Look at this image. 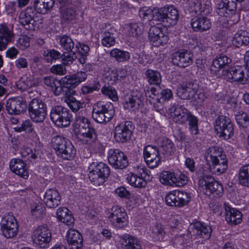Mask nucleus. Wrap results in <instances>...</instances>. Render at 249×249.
Wrapping results in <instances>:
<instances>
[{
  "mask_svg": "<svg viewBox=\"0 0 249 249\" xmlns=\"http://www.w3.org/2000/svg\"><path fill=\"white\" fill-rule=\"evenodd\" d=\"M62 101L66 103L70 108L74 112H76L82 107L83 103L70 95H67L62 98Z\"/></svg>",
  "mask_w": 249,
  "mask_h": 249,
  "instance_id": "nucleus-46",
  "label": "nucleus"
},
{
  "mask_svg": "<svg viewBox=\"0 0 249 249\" xmlns=\"http://www.w3.org/2000/svg\"><path fill=\"white\" fill-rule=\"evenodd\" d=\"M11 170L16 174L26 178L28 177V171L25 163L21 160L14 159L10 162Z\"/></svg>",
  "mask_w": 249,
  "mask_h": 249,
  "instance_id": "nucleus-28",
  "label": "nucleus"
},
{
  "mask_svg": "<svg viewBox=\"0 0 249 249\" xmlns=\"http://www.w3.org/2000/svg\"><path fill=\"white\" fill-rule=\"evenodd\" d=\"M109 54L111 57L114 58L119 62L127 61L130 57V55L128 52L122 50L118 48L112 49L110 52Z\"/></svg>",
  "mask_w": 249,
  "mask_h": 249,
  "instance_id": "nucleus-41",
  "label": "nucleus"
},
{
  "mask_svg": "<svg viewBox=\"0 0 249 249\" xmlns=\"http://www.w3.org/2000/svg\"><path fill=\"white\" fill-rule=\"evenodd\" d=\"M89 178L90 181L95 185H100L102 183L104 180L100 177L98 173L93 171V168L90 166L89 168Z\"/></svg>",
  "mask_w": 249,
  "mask_h": 249,
  "instance_id": "nucleus-54",
  "label": "nucleus"
},
{
  "mask_svg": "<svg viewBox=\"0 0 249 249\" xmlns=\"http://www.w3.org/2000/svg\"><path fill=\"white\" fill-rule=\"evenodd\" d=\"M71 117L70 111L60 106L53 107L51 111V120L59 127L68 126L71 121Z\"/></svg>",
  "mask_w": 249,
  "mask_h": 249,
  "instance_id": "nucleus-4",
  "label": "nucleus"
},
{
  "mask_svg": "<svg viewBox=\"0 0 249 249\" xmlns=\"http://www.w3.org/2000/svg\"><path fill=\"white\" fill-rule=\"evenodd\" d=\"M32 238L40 248H45L51 240L52 232L47 227L39 226L34 230Z\"/></svg>",
  "mask_w": 249,
  "mask_h": 249,
  "instance_id": "nucleus-12",
  "label": "nucleus"
},
{
  "mask_svg": "<svg viewBox=\"0 0 249 249\" xmlns=\"http://www.w3.org/2000/svg\"><path fill=\"white\" fill-rule=\"evenodd\" d=\"M0 228L4 236L7 238H11L16 236L18 234V225L13 214L6 213L1 220Z\"/></svg>",
  "mask_w": 249,
  "mask_h": 249,
  "instance_id": "nucleus-8",
  "label": "nucleus"
},
{
  "mask_svg": "<svg viewBox=\"0 0 249 249\" xmlns=\"http://www.w3.org/2000/svg\"><path fill=\"white\" fill-rule=\"evenodd\" d=\"M33 82L30 78L23 77L18 82L17 87L21 91H24L31 88Z\"/></svg>",
  "mask_w": 249,
  "mask_h": 249,
  "instance_id": "nucleus-57",
  "label": "nucleus"
},
{
  "mask_svg": "<svg viewBox=\"0 0 249 249\" xmlns=\"http://www.w3.org/2000/svg\"><path fill=\"white\" fill-rule=\"evenodd\" d=\"M201 15L207 16L213 9L210 0H201Z\"/></svg>",
  "mask_w": 249,
  "mask_h": 249,
  "instance_id": "nucleus-59",
  "label": "nucleus"
},
{
  "mask_svg": "<svg viewBox=\"0 0 249 249\" xmlns=\"http://www.w3.org/2000/svg\"><path fill=\"white\" fill-rule=\"evenodd\" d=\"M54 4V0H35L34 7L37 13L45 14L53 8Z\"/></svg>",
  "mask_w": 249,
  "mask_h": 249,
  "instance_id": "nucleus-33",
  "label": "nucleus"
},
{
  "mask_svg": "<svg viewBox=\"0 0 249 249\" xmlns=\"http://www.w3.org/2000/svg\"><path fill=\"white\" fill-rule=\"evenodd\" d=\"M90 167L93 168V171L100 176L104 179L107 178L110 174V170L108 167L103 162L92 163L90 165Z\"/></svg>",
  "mask_w": 249,
  "mask_h": 249,
  "instance_id": "nucleus-42",
  "label": "nucleus"
},
{
  "mask_svg": "<svg viewBox=\"0 0 249 249\" xmlns=\"http://www.w3.org/2000/svg\"><path fill=\"white\" fill-rule=\"evenodd\" d=\"M114 115L113 107L111 103L98 102L93 106V119L99 123L109 122Z\"/></svg>",
  "mask_w": 249,
  "mask_h": 249,
  "instance_id": "nucleus-2",
  "label": "nucleus"
},
{
  "mask_svg": "<svg viewBox=\"0 0 249 249\" xmlns=\"http://www.w3.org/2000/svg\"><path fill=\"white\" fill-rule=\"evenodd\" d=\"M236 4L230 0H222L218 4L216 10L217 13L221 17H230L234 12Z\"/></svg>",
  "mask_w": 249,
  "mask_h": 249,
  "instance_id": "nucleus-21",
  "label": "nucleus"
},
{
  "mask_svg": "<svg viewBox=\"0 0 249 249\" xmlns=\"http://www.w3.org/2000/svg\"><path fill=\"white\" fill-rule=\"evenodd\" d=\"M153 18L166 24V6L158 10H155L153 13Z\"/></svg>",
  "mask_w": 249,
  "mask_h": 249,
  "instance_id": "nucleus-60",
  "label": "nucleus"
},
{
  "mask_svg": "<svg viewBox=\"0 0 249 249\" xmlns=\"http://www.w3.org/2000/svg\"><path fill=\"white\" fill-rule=\"evenodd\" d=\"M70 211L67 208H59L57 211V217L61 222L69 227H72L74 224V219Z\"/></svg>",
  "mask_w": 249,
  "mask_h": 249,
  "instance_id": "nucleus-31",
  "label": "nucleus"
},
{
  "mask_svg": "<svg viewBox=\"0 0 249 249\" xmlns=\"http://www.w3.org/2000/svg\"><path fill=\"white\" fill-rule=\"evenodd\" d=\"M30 38L26 36H21L17 40V46L20 49L24 50L30 46Z\"/></svg>",
  "mask_w": 249,
  "mask_h": 249,
  "instance_id": "nucleus-61",
  "label": "nucleus"
},
{
  "mask_svg": "<svg viewBox=\"0 0 249 249\" xmlns=\"http://www.w3.org/2000/svg\"><path fill=\"white\" fill-rule=\"evenodd\" d=\"M190 200V196L185 192L174 190L166 194L165 201L167 205L170 206L181 207Z\"/></svg>",
  "mask_w": 249,
  "mask_h": 249,
  "instance_id": "nucleus-9",
  "label": "nucleus"
},
{
  "mask_svg": "<svg viewBox=\"0 0 249 249\" xmlns=\"http://www.w3.org/2000/svg\"><path fill=\"white\" fill-rule=\"evenodd\" d=\"M178 11L173 6H166V24L165 26L175 25L178 19Z\"/></svg>",
  "mask_w": 249,
  "mask_h": 249,
  "instance_id": "nucleus-36",
  "label": "nucleus"
},
{
  "mask_svg": "<svg viewBox=\"0 0 249 249\" xmlns=\"http://www.w3.org/2000/svg\"><path fill=\"white\" fill-rule=\"evenodd\" d=\"M71 117L70 111L60 106L53 107L51 111V120L59 127L68 126L71 121Z\"/></svg>",
  "mask_w": 249,
  "mask_h": 249,
  "instance_id": "nucleus-5",
  "label": "nucleus"
},
{
  "mask_svg": "<svg viewBox=\"0 0 249 249\" xmlns=\"http://www.w3.org/2000/svg\"><path fill=\"white\" fill-rule=\"evenodd\" d=\"M109 163L115 169H123L128 164L127 156L119 149H110L107 153Z\"/></svg>",
  "mask_w": 249,
  "mask_h": 249,
  "instance_id": "nucleus-11",
  "label": "nucleus"
},
{
  "mask_svg": "<svg viewBox=\"0 0 249 249\" xmlns=\"http://www.w3.org/2000/svg\"><path fill=\"white\" fill-rule=\"evenodd\" d=\"M28 110L31 119L36 123H41L47 115V107L42 100L33 99L29 104Z\"/></svg>",
  "mask_w": 249,
  "mask_h": 249,
  "instance_id": "nucleus-6",
  "label": "nucleus"
},
{
  "mask_svg": "<svg viewBox=\"0 0 249 249\" xmlns=\"http://www.w3.org/2000/svg\"><path fill=\"white\" fill-rule=\"evenodd\" d=\"M60 83L63 88H66L68 89V90L63 89L65 93H68V92L71 93V89L74 88L78 84L74 76L70 77L66 76L62 78L60 80Z\"/></svg>",
  "mask_w": 249,
  "mask_h": 249,
  "instance_id": "nucleus-45",
  "label": "nucleus"
},
{
  "mask_svg": "<svg viewBox=\"0 0 249 249\" xmlns=\"http://www.w3.org/2000/svg\"><path fill=\"white\" fill-rule=\"evenodd\" d=\"M239 181L241 184L249 187V164L243 166L240 168Z\"/></svg>",
  "mask_w": 249,
  "mask_h": 249,
  "instance_id": "nucleus-48",
  "label": "nucleus"
},
{
  "mask_svg": "<svg viewBox=\"0 0 249 249\" xmlns=\"http://www.w3.org/2000/svg\"><path fill=\"white\" fill-rule=\"evenodd\" d=\"M89 121L84 117L77 115L73 124L74 129L76 134L90 126Z\"/></svg>",
  "mask_w": 249,
  "mask_h": 249,
  "instance_id": "nucleus-43",
  "label": "nucleus"
},
{
  "mask_svg": "<svg viewBox=\"0 0 249 249\" xmlns=\"http://www.w3.org/2000/svg\"><path fill=\"white\" fill-rule=\"evenodd\" d=\"M143 157L148 166L153 169L161 162L159 150L151 145L146 146L143 150Z\"/></svg>",
  "mask_w": 249,
  "mask_h": 249,
  "instance_id": "nucleus-15",
  "label": "nucleus"
},
{
  "mask_svg": "<svg viewBox=\"0 0 249 249\" xmlns=\"http://www.w3.org/2000/svg\"><path fill=\"white\" fill-rule=\"evenodd\" d=\"M187 121H189V126L192 133L195 135L197 134L198 133V121L197 118L190 112Z\"/></svg>",
  "mask_w": 249,
  "mask_h": 249,
  "instance_id": "nucleus-63",
  "label": "nucleus"
},
{
  "mask_svg": "<svg viewBox=\"0 0 249 249\" xmlns=\"http://www.w3.org/2000/svg\"><path fill=\"white\" fill-rule=\"evenodd\" d=\"M245 32L237 33L234 35L232 39V44L236 47H240L243 44L248 45L249 43V38L245 36Z\"/></svg>",
  "mask_w": 249,
  "mask_h": 249,
  "instance_id": "nucleus-49",
  "label": "nucleus"
},
{
  "mask_svg": "<svg viewBox=\"0 0 249 249\" xmlns=\"http://www.w3.org/2000/svg\"><path fill=\"white\" fill-rule=\"evenodd\" d=\"M119 239V242L124 249H142L141 242L129 234L120 235Z\"/></svg>",
  "mask_w": 249,
  "mask_h": 249,
  "instance_id": "nucleus-25",
  "label": "nucleus"
},
{
  "mask_svg": "<svg viewBox=\"0 0 249 249\" xmlns=\"http://www.w3.org/2000/svg\"><path fill=\"white\" fill-rule=\"evenodd\" d=\"M124 107L131 108L134 107L138 101L136 94H125L124 96Z\"/></svg>",
  "mask_w": 249,
  "mask_h": 249,
  "instance_id": "nucleus-56",
  "label": "nucleus"
},
{
  "mask_svg": "<svg viewBox=\"0 0 249 249\" xmlns=\"http://www.w3.org/2000/svg\"><path fill=\"white\" fill-rule=\"evenodd\" d=\"M237 123L243 127H247L249 124V117L246 113L244 112H239L235 116Z\"/></svg>",
  "mask_w": 249,
  "mask_h": 249,
  "instance_id": "nucleus-58",
  "label": "nucleus"
},
{
  "mask_svg": "<svg viewBox=\"0 0 249 249\" xmlns=\"http://www.w3.org/2000/svg\"><path fill=\"white\" fill-rule=\"evenodd\" d=\"M26 107L25 102L15 98L8 100L6 103V108L10 114H19L23 112Z\"/></svg>",
  "mask_w": 249,
  "mask_h": 249,
  "instance_id": "nucleus-24",
  "label": "nucleus"
},
{
  "mask_svg": "<svg viewBox=\"0 0 249 249\" xmlns=\"http://www.w3.org/2000/svg\"><path fill=\"white\" fill-rule=\"evenodd\" d=\"M52 145L58 156L64 160L73 159L76 150L70 141L62 136H55L52 139Z\"/></svg>",
  "mask_w": 249,
  "mask_h": 249,
  "instance_id": "nucleus-1",
  "label": "nucleus"
},
{
  "mask_svg": "<svg viewBox=\"0 0 249 249\" xmlns=\"http://www.w3.org/2000/svg\"><path fill=\"white\" fill-rule=\"evenodd\" d=\"M44 56L48 62H51L53 60H55L62 57V55L58 51L54 49L45 52Z\"/></svg>",
  "mask_w": 249,
  "mask_h": 249,
  "instance_id": "nucleus-55",
  "label": "nucleus"
},
{
  "mask_svg": "<svg viewBox=\"0 0 249 249\" xmlns=\"http://www.w3.org/2000/svg\"><path fill=\"white\" fill-rule=\"evenodd\" d=\"M152 233L153 238L157 239H162L165 235L163 226L161 224H156L152 228Z\"/></svg>",
  "mask_w": 249,
  "mask_h": 249,
  "instance_id": "nucleus-53",
  "label": "nucleus"
},
{
  "mask_svg": "<svg viewBox=\"0 0 249 249\" xmlns=\"http://www.w3.org/2000/svg\"><path fill=\"white\" fill-rule=\"evenodd\" d=\"M13 37V33L5 25H1L0 26V51L5 50L11 41Z\"/></svg>",
  "mask_w": 249,
  "mask_h": 249,
  "instance_id": "nucleus-30",
  "label": "nucleus"
},
{
  "mask_svg": "<svg viewBox=\"0 0 249 249\" xmlns=\"http://www.w3.org/2000/svg\"><path fill=\"white\" fill-rule=\"evenodd\" d=\"M226 76L232 81L245 84L249 80V71L243 67L236 66L227 71Z\"/></svg>",
  "mask_w": 249,
  "mask_h": 249,
  "instance_id": "nucleus-14",
  "label": "nucleus"
},
{
  "mask_svg": "<svg viewBox=\"0 0 249 249\" xmlns=\"http://www.w3.org/2000/svg\"><path fill=\"white\" fill-rule=\"evenodd\" d=\"M160 180L163 185L174 187L175 174L170 171H163L160 174Z\"/></svg>",
  "mask_w": 249,
  "mask_h": 249,
  "instance_id": "nucleus-44",
  "label": "nucleus"
},
{
  "mask_svg": "<svg viewBox=\"0 0 249 249\" xmlns=\"http://www.w3.org/2000/svg\"><path fill=\"white\" fill-rule=\"evenodd\" d=\"M126 180L131 185L136 188H142L146 184V182L142 178L133 173L128 175Z\"/></svg>",
  "mask_w": 249,
  "mask_h": 249,
  "instance_id": "nucleus-47",
  "label": "nucleus"
},
{
  "mask_svg": "<svg viewBox=\"0 0 249 249\" xmlns=\"http://www.w3.org/2000/svg\"><path fill=\"white\" fill-rule=\"evenodd\" d=\"M198 86L197 84L192 82H189L185 85L181 86L178 88V92L181 93H196L197 92Z\"/></svg>",
  "mask_w": 249,
  "mask_h": 249,
  "instance_id": "nucleus-50",
  "label": "nucleus"
},
{
  "mask_svg": "<svg viewBox=\"0 0 249 249\" xmlns=\"http://www.w3.org/2000/svg\"><path fill=\"white\" fill-rule=\"evenodd\" d=\"M43 201L48 207L54 208L60 204L61 196L57 191L50 189L46 192Z\"/></svg>",
  "mask_w": 249,
  "mask_h": 249,
  "instance_id": "nucleus-23",
  "label": "nucleus"
},
{
  "mask_svg": "<svg viewBox=\"0 0 249 249\" xmlns=\"http://www.w3.org/2000/svg\"><path fill=\"white\" fill-rule=\"evenodd\" d=\"M124 70H121L119 71L116 69H111L108 67L104 68L103 73V79L105 83L108 85L104 86L101 89L102 93H117L115 88L110 85H114L119 80V77H123L119 73H124Z\"/></svg>",
  "mask_w": 249,
  "mask_h": 249,
  "instance_id": "nucleus-3",
  "label": "nucleus"
},
{
  "mask_svg": "<svg viewBox=\"0 0 249 249\" xmlns=\"http://www.w3.org/2000/svg\"><path fill=\"white\" fill-rule=\"evenodd\" d=\"M66 238L71 249H82L83 246V236L78 231L70 229L67 233Z\"/></svg>",
  "mask_w": 249,
  "mask_h": 249,
  "instance_id": "nucleus-19",
  "label": "nucleus"
},
{
  "mask_svg": "<svg viewBox=\"0 0 249 249\" xmlns=\"http://www.w3.org/2000/svg\"><path fill=\"white\" fill-rule=\"evenodd\" d=\"M211 172L214 174L220 175L224 173L228 168V160L226 156L208 162Z\"/></svg>",
  "mask_w": 249,
  "mask_h": 249,
  "instance_id": "nucleus-22",
  "label": "nucleus"
},
{
  "mask_svg": "<svg viewBox=\"0 0 249 249\" xmlns=\"http://www.w3.org/2000/svg\"><path fill=\"white\" fill-rule=\"evenodd\" d=\"M35 16L34 10L32 8H27L25 10L20 12L19 15V22L26 28V26L31 23L33 21V18Z\"/></svg>",
  "mask_w": 249,
  "mask_h": 249,
  "instance_id": "nucleus-38",
  "label": "nucleus"
},
{
  "mask_svg": "<svg viewBox=\"0 0 249 249\" xmlns=\"http://www.w3.org/2000/svg\"><path fill=\"white\" fill-rule=\"evenodd\" d=\"M59 42L61 47L67 52H71L74 48V43L68 36H63L60 37Z\"/></svg>",
  "mask_w": 249,
  "mask_h": 249,
  "instance_id": "nucleus-52",
  "label": "nucleus"
},
{
  "mask_svg": "<svg viewBox=\"0 0 249 249\" xmlns=\"http://www.w3.org/2000/svg\"><path fill=\"white\" fill-rule=\"evenodd\" d=\"M214 130L219 134V137H223L227 139L233 135L234 131L230 119L222 115L219 116L215 120Z\"/></svg>",
  "mask_w": 249,
  "mask_h": 249,
  "instance_id": "nucleus-10",
  "label": "nucleus"
},
{
  "mask_svg": "<svg viewBox=\"0 0 249 249\" xmlns=\"http://www.w3.org/2000/svg\"><path fill=\"white\" fill-rule=\"evenodd\" d=\"M145 75L150 85H159L161 82V74L158 71L148 69L145 71Z\"/></svg>",
  "mask_w": 249,
  "mask_h": 249,
  "instance_id": "nucleus-39",
  "label": "nucleus"
},
{
  "mask_svg": "<svg viewBox=\"0 0 249 249\" xmlns=\"http://www.w3.org/2000/svg\"><path fill=\"white\" fill-rule=\"evenodd\" d=\"M231 61V59L226 55L221 54L213 60L211 70L215 72L219 71L220 70L230 64Z\"/></svg>",
  "mask_w": 249,
  "mask_h": 249,
  "instance_id": "nucleus-37",
  "label": "nucleus"
},
{
  "mask_svg": "<svg viewBox=\"0 0 249 249\" xmlns=\"http://www.w3.org/2000/svg\"><path fill=\"white\" fill-rule=\"evenodd\" d=\"M76 47L78 49L80 55L78 58L79 61L81 64H84L86 62L87 57L89 51V47L87 45L80 43L78 45H76Z\"/></svg>",
  "mask_w": 249,
  "mask_h": 249,
  "instance_id": "nucleus-51",
  "label": "nucleus"
},
{
  "mask_svg": "<svg viewBox=\"0 0 249 249\" xmlns=\"http://www.w3.org/2000/svg\"><path fill=\"white\" fill-rule=\"evenodd\" d=\"M114 28L110 24L106 23L103 27V36L102 44L104 46L110 47L113 46L115 43L113 36Z\"/></svg>",
  "mask_w": 249,
  "mask_h": 249,
  "instance_id": "nucleus-29",
  "label": "nucleus"
},
{
  "mask_svg": "<svg viewBox=\"0 0 249 249\" xmlns=\"http://www.w3.org/2000/svg\"><path fill=\"white\" fill-rule=\"evenodd\" d=\"M158 145L159 151L163 155H171L175 150L174 143L166 137L160 140Z\"/></svg>",
  "mask_w": 249,
  "mask_h": 249,
  "instance_id": "nucleus-34",
  "label": "nucleus"
},
{
  "mask_svg": "<svg viewBox=\"0 0 249 249\" xmlns=\"http://www.w3.org/2000/svg\"><path fill=\"white\" fill-rule=\"evenodd\" d=\"M198 185L207 195L214 194L217 196L223 193L222 185L210 175H204L198 180Z\"/></svg>",
  "mask_w": 249,
  "mask_h": 249,
  "instance_id": "nucleus-7",
  "label": "nucleus"
},
{
  "mask_svg": "<svg viewBox=\"0 0 249 249\" xmlns=\"http://www.w3.org/2000/svg\"><path fill=\"white\" fill-rule=\"evenodd\" d=\"M191 228L193 230L194 234L197 239L205 240L209 239L211 237L212 231L211 227L203 225L199 221L191 224Z\"/></svg>",
  "mask_w": 249,
  "mask_h": 249,
  "instance_id": "nucleus-20",
  "label": "nucleus"
},
{
  "mask_svg": "<svg viewBox=\"0 0 249 249\" xmlns=\"http://www.w3.org/2000/svg\"><path fill=\"white\" fill-rule=\"evenodd\" d=\"M132 123L126 121L118 124L115 128L114 135L115 140L119 142H125L130 139L132 133Z\"/></svg>",
  "mask_w": 249,
  "mask_h": 249,
  "instance_id": "nucleus-13",
  "label": "nucleus"
},
{
  "mask_svg": "<svg viewBox=\"0 0 249 249\" xmlns=\"http://www.w3.org/2000/svg\"><path fill=\"white\" fill-rule=\"evenodd\" d=\"M191 26L195 31L204 32L208 30L211 27V22L210 19L201 16L192 18Z\"/></svg>",
  "mask_w": 249,
  "mask_h": 249,
  "instance_id": "nucleus-27",
  "label": "nucleus"
},
{
  "mask_svg": "<svg viewBox=\"0 0 249 249\" xmlns=\"http://www.w3.org/2000/svg\"><path fill=\"white\" fill-rule=\"evenodd\" d=\"M193 54L189 51H178L173 54L172 62L174 65L185 68L193 63Z\"/></svg>",
  "mask_w": 249,
  "mask_h": 249,
  "instance_id": "nucleus-16",
  "label": "nucleus"
},
{
  "mask_svg": "<svg viewBox=\"0 0 249 249\" xmlns=\"http://www.w3.org/2000/svg\"><path fill=\"white\" fill-rule=\"evenodd\" d=\"M225 219L231 225H237L241 222L242 214L236 209L230 207L225 208Z\"/></svg>",
  "mask_w": 249,
  "mask_h": 249,
  "instance_id": "nucleus-32",
  "label": "nucleus"
},
{
  "mask_svg": "<svg viewBox=\"0 0 249 249\" xmlns=\"http://www.w3.org/2000/svg\"><path fill=\"white\" fill-rule=\"evenodd\" d=\"M124 30L128 36L137 37L142 34L143 27L141 23H131L126 25Z\"/></svg>",
  "mask_w": 249,
  "mask_h": 249,
  "instance_id": "nucleus-35",
  "label": "nucleus"
},
{
  "mask_svg": "<svg viewBox=\"0 0 249 249\" xmlns=\"http://www.w3.org/2000/svg\"><path fill=\"white\" fill-rule=\"evenodd\" d=\"M76 135L79 141L84 144H91L96 139L95 130L91 125L76 134Z\"/></svg>",
  "mask_w": 249,
  "mask_h": 249,
  "instance_id": "nucleus-26",
  "label": "nucleus"
},
{
  "mask_svg": "<svg viewBox=\"0 0 249 249\" xmlns=\"http://www.w3.org/2000/svg\"><path fill=\"white\" fill-rule=\"evenodd\" d=\"M171 116L173 121L178 124H184L187 122L190 112L183 106L177 105L169 108Z\"/></svg>",
  "mask_w": 249,
  "mask_h": 249,
  "instance_id": "nucleus-18",
  "label": "nucleus"
},
{
  "mask_svg": "<svg viewBox=\"0 0 249 249\" xmlns=\"http://www.w3.org/2000/svg\"><path fill=\"white\" fill-rule=\"evenodd\" d=\"M222 156H226L223 154L220 149L217 146H213L208 149L205 153V157L207 162L222 158Z\"/></svg>",
  "mask_w": 249,
  "mask_h": 249,
  "instance_id": "nucleus-40",
  "label": "nucleus"
},
{
  "mask_svg": "<svg viewBox=\"0 0 249 249\" xmlns=\"http://www.w3.org/2000/svg\"><path fill=\"white\" fill-rule=\"evenodd\" d=\"M35 127V126L33 125L31 121L28 120L23 122L21 126L17 129L18 132L26 131L28 133H30L34 132V128Z\"/></svg>",
  "mask_w": 249,
  "mask_h": 249,
  "instance_id": "nucleus-62",
  "label": "nucleus"
},
{
  "mask_svg": "<svg viewBox=\"0 0 249 249\" xmlns=\"http://www.w3.org/2000/svg\"><path fill=\"white\" fill-rule=\"evenodd\" d=\"M166 29L160 26H151L149 31V36L151 40L156 43V45L166 44L168 40V37L166 35Z\"/></svg>",
  "mask_w": 249,
  "mask_h": 249,
  "instance_id": "nucleus-17",
  "label": "nucleus"
},
{
  "mask_svg": "<svg viewBox=\"0 0 249 249\" xmlns=\"http://www.w3.org/2000/svg\"><path fill=\"white\" fill-rule=\"evenodd\" d=\"M201 0H191L189 3V10L191 13L201 15Z\"/></svg>",
  "mask_w": 249,
  "mask_h": 249,
  "instance_id": "nucleus-64",
  "label": "nucleus"
}]
</instances>
